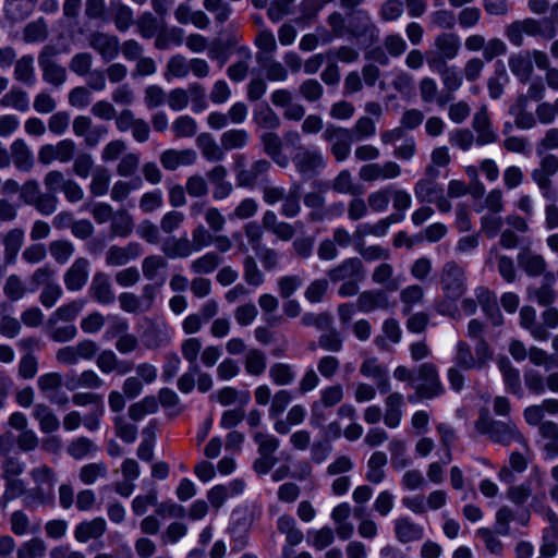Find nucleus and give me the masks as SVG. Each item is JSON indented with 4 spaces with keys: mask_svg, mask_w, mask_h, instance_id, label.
<instances>
[{
    "mask_svg": "<svg viewBox=\"0 0 558 558\" xmlns=\"http://www.w3.org/2000/svg\"><path fill=\"white\" fill-rule=\"evenodd\" d=\"M411 388L414 390V393L408 397L410 402L432 400L444 395L445 387L441 383L436 364L424 362L415 367L414 380Z\"/></svg>",
    "mask_w": 558,
    "mask_h": 558,
    "instance_id": "nucleus-1",
    "label": "nucleus"
},
{
    "mask_svg": "<svg viewBox=\"0 0 558 558\" xmlns=\"http://www.w3.org/2000/svg\"><path fill=\"white\" fill-rule=\"evenodd\" d=\"M475 428L478 433L488 435L494 442L510 446L512 442H518L523 447H527V442L523 435L518 430L515 424L512 422L494 421L489 415L481 413L478 420L475 422Z\"/></svg>",
    "mask_w": 558,
    "mask_h": 558,
    "instance_id": "nucleus-2",
    "label": "nucleus"
},
{
    "mask_svg": "<svg viewBox=\"0 0 558 558\" xmlns=\"http://www.w3.org/2000/svg\"><path fill=\"white\" fill-rule=\"evenodd\" d=\"M347 37L372 47L379 40V28L365 10H355L348 14Z\"/></svg>",
    "mask_w": 558,
    "mask_h": 558,
    "instance_id": "nucleus-3",
    "label": "nucleus"
},
{
    "mask_svg": "<svg viewBox=\"0 0 558 558\" xmlns=\"http://www.w3.org/2000/svg\"><path fill=\"white\" fill-rule=\"evenodd\" d=\"M439 284L445 296L461 299L468 290L465 269L456 260L445 263L439 272Z\"/></svg>",
    "mask_w": 558,
    "mask_h": 558,
    "instance_id": "nucleus-4",
    "label": "nucleus"
},
{
    "mask_svg": "<svg viewBox=\"0 0 558 558\" xmlns=\"http://www.w3.org/2000/svg\"><path fill=\"white\" fill-rule=\"evenodd\" d=\"M461 43L456 33L444 32L434 39V49L427 52V64L429 68L447 64L456 59L460 52Z\"/></svg>",
    "mask_w": 558,
    "mask_h": 558,
    "instance_id": "nucleus-5",
    "label": "nucleus"
},
{
    "mask_svg": "<svg viewBox=\"0 0 558 558\" xmlns=\"http://www.w3.org/2000/svg\"><path fill=\"white\" fill-rule=\"evenodd\" d=\"M20 198L45 216L53 214L59 202L57 195L44 193L35 179L27 180L21 186Z\"/></svg>",
    "mask_w": 558,
    "mask_h": 558,
    "instance_id": "nucleus-6",
    "label": "nucleus"
},
{
    "mask_svg": "<svg viewBox=\"0 0 558 558\" xmlns=\"http://www.w3.org/2000/svg\"><path fill=\"white\" fill-rule=\"evenodd\" d=\"M271 168L267 159H258L248 167L245 163V156L239 155L234 161L236 184L240 187H254L258 181H263Z\"/></svg>",
    "mask_w": 558,
    "mask_h": 558,
    "instance_id": "nucleus-7",
    "label": "nucleus"
},
{
    "mask_svg": "<svg viewBox=\"0 0 558 558\" xmlns=\"http://www.w3.org/2000/svg\"><path fill=\"white\" fill-rule=\"evenodd\" d=\"M350 129L328 124L323 133V138L330 144V153L338 162L344 161L351 154L354 142Z\"/></svg>",
    "mask_w": 558,
    "mask_h": 558,
    "instance_id": "nucleus-8",
    "label": "nucleus"
},
{
    "mask_svg": "<svg viewBox=\"0 0 558 558\" xmlns=\"http://www.w3.org/2000/svg\"><path fill=\"white\" fill-rule=\"evenodd\" d=\"M464 47L469 52H478L482 50V57L486 62H490L507 52V45L502 39L493 37L487 40L482 34L469 35L464 39Z\"/></svg>",
    "mask_w": 558,
    "mask_h": 558,
    "instance_id": "nucleus-9",
    "label": "nucleus"
},
{
    "mask_svg": "<svg viewBox=\"0 0 558 558\" xmlns=\"http://www.w3.org/2000/svg\"><path fill=\"white\" fill-rule=\"evenodd\" d=\"M57 53L56 47L45 46L38 56V63L43 71L44 81L59 87L66 80V70L54 61Z\"/></svg>",
    "mask_w": 558,
    "mask_h": 558,
    "instance_id": "nucleus-10",
    "label": "nucleus"
},
{
    "mask_svg": "<svg viewBox=\"0 0 558 558\" xmlns=\"http://www.w3.org/2000/svg\"><path fill=\"white\" fill-rule=\"evenodd\" d=\"M76 151V144L71 138H64L57 144H45L38 150V161L43 166H49L53 161L66 163L71 161Z\"/></svg>",
    "mask_w": 558,
    "mask_h": 558,
    "instance_id": "nucleus-11",
    "label": "nucleus"
},
{
    "mask_svg": "<svg viewBox=\"0 0 558 558\" xmlns=\"http://www.w3.org/2000/svg\"><path fill=\"white\" fill-rule=\"evenodd\" d=\"M36 487L31 495L40 504H48L52 500V489L56 483V473L48 465H39L29 472Z\"/></svg>",
    "mask_w": 558,
    "mask_h": 558,
    "instance_id": "nucleus-12",
    "label": "nucleus"
},
{
    "mask_svg": "<svg viewBox=\"0 0 558 558\" xmlns=\"http://www.w3.org/2000/svg\"><path fill=\"white\" fill-rule=\"evenodd\" d=\"M401 167L395 161L384 163L367 162L359 170V178L363 182L372 183L378 180H393L400 177Z\"/></svg>",
    "mask_w": 558,
    "mask_h": 558,
    "instance_id": "nucleus-13",
    "label": "nucleus"
},
{
    "mask_svg": "<svg viewBox=\"0 0 558 558\" xmlns=\"http://www.w3.org/2000/svg\"><path fill=\"white\" fill-rule=\"evenodd\" d=\"M327 277L333 283L354 279L364 280L365 267L359 257L345 258L337 266L330 268L327 271Z\"/></svg>",
    "mask_w": 558,
    "mask_h": 558,
    "instance_id": "nucleus-14",
    "label": "nucleus"
},
{
    "mask_svg": "<svg viewBox=\"0 0 558 558\" xmlns=\"http://www.w3.org/2000/svg\"><path fill=\"white\" fill-rule=\"evenodd\" d=\"M88 46L95 50L105 62L116 59L120 51V40L117 36L104 32H92L87 37Z\"/></svg>",
    "mask_w": 558,
    "mask_h": 558,
    "instance_id": "nucleus-15",
    "label": "nucleus"
},
{
    "mask_svg": "<svg viewBox=\"0 0 558 558\" xmlns=\"http://www.w3.org/2000/svg\"><path fill=\"white\" fill-rule=\"evenodd\" d=\"M292 161L301 174L308 177H312L318 169L325 167L324 157L318 150H311L302 146L293 156Z\"/></svg>",
    "mask_w": 558,
    "mask_h": 558,
    "instance_id": "nucleus-16",
    "label": "nucleus"
},
{
    "mask_svg": "<svg viewBox=\"0 0 558 558\" xmlns=\"http://www.w3.org/2000/svg\"><path fill=\"white\" fill-rule=\"evenodd\" d=\"M360 373L364 377L373 379L380 393L390 391L388 371L376 357L365 359L360 366Z\"/></svg>",
    "mask_w": 558,
    "mask_h": 558,
    "instance_id": "nucleus-17",
    "label": "nucleus"
},
{
    "mask_svg": "<svg viewBox=\"0 0 558 558\" xmlns=\"http://www.w3.org/2000/svg\"><path fill=\"white\" fill-rule=\"evenodd\" d=\"M472 128L476 132V143L481 146L495 143L498 138L486 107H482L474 113Z\"/></svg>",
    "mask_w": 558,
    "mask_h": 558,
    "instance_id": "nucleus-18",
    "label": "nucleus"
},
{
    "mask_svg": "<svg viewBox=\"0 0 558 558\" xmlns=\"http://www.w3.org/2000/svg\"><path fill=\"white\" fill-rule=\"evenodd\" d=\"M90 263L85 257H78L64 274V284L70 291H80L86 284Z\"/></svg>",
    "mask_w": 558,
    "mask_h": 558,
    "instance_id": "nucleus-19",
    "label": "nucleus"
},
{
    "mask_svg": "<svg viewBox=\"0 0 558 558\" xmlns=\"http://www.w3.org/2000/svg\"><path fill=\"white\" fill-rule=\"evenodd\" d=\"M88 293L94 301L104 305L111 304L116 300L110 278L102 271L93 276Z\"/></svg>",
    "mask_w": 558,
    "mask_h": 558,
    "instance_id": "nucleus-20",
    "label": "nucleus"
},
{
    "mask_svg": "<svg viewBox=\"0 0 558 558\" xmlns=\"http://www.w3.org/2000/svg\"><path fill=\"white\" fill-rule=\"evenodd\" d=\"M372 280L375 284L385 288L384 291L396 292L402 283L401 276H395V269L391 264L383 262L377 265L372 272Z\"/></svg>",
    "mask_w": 558,
    "mask_h": 558,
    "instance_id": "nucleus-21",
    "label": "nucleus"
},
{
    "mask_svg": "<svg viewBox=\"0 0 558 558\" xmlns=\"http://www.w3.org/2000/svg\"><path fill=\"white\" fill-rule=\"evenodd\" d=\"M10 160L12 159L15 168L23 172H29L35 165L34 156L26 144V142L22 138H16L10 145Z\"/></svg>",
    "mask_w": 558,
    "mask_h": 558,
    "instance_id": "nucleus-22",
    "label": "nucleus"
},
{
    "mask_svg": "<svg viewBox=\"0 0 558 558\" xmlns=\"http://www.w3.org/2000/svg\"><path fill=\"white\" fill-rule=\"evenodd\" d=\"M327 24L330 27V32L324 27L317 28L323 44H329L333 38H343L347 36L348 16L345 17L342 13L333 11L328 15Z\"/></svg>",
    "mask_w": 558,
    "mask_h": 558,
    "instance_id": "nucleus-23",
    "label": "nucleus"
},
{
    "mask_svg": "<svg viewBox=\"0 0 558 558\" xmlns=\"http://www.w3.org/2000/svg\"><path fill=\"white\" fill-rule=\"evenodd\" d=\"M508 65L511 73L521 83L529 82L534 71L531 52L527 50L511 54L508 60Z\"/></svg>",
    "mask_w": 558,
    "mask_h": 558,
    "instance_id": "nucleus-24",
    "label": "nucleus"
},
{
    "mask_svg": "<svg viewBox=\"0 0 558 558\" xmlns=\"http://www.w3.org/2000/svg\"><path fill=\"white\" fill-rule=\"evenodd\" d=\"M197 155L195 150L186 149H167L160 155V162L167 170L174 171L180 166H190L196 161Z\"/></svg>",
    "mask_w": 558,
    "mask_h": 558,
    "instance_id": "nucleus-25",
    "label": "nucleus"
},
{
    "mask_svg": "<svg viewBox=\"0 0 558 558\" xmlns=\"http://www.w3.org/2000/svg\"><path fill=\"white\" fill-rule=\"evenodd\" d=\"M166 258H186L194 252L192 250V242L186 236H168L161 242L160 247Z\"/></svg>",
    "mask_w": 558,
    "mask_h": 558,
    "instance_id": "nucleus-26",
    "label": "nucleus"
},
{
    "mask_svg": "<svg viewBox=\"0 0 558 558\" xmlns=\"http://www.w3.org/2000/svg\"><path fill=\"white\" fill-rule=\"evenodd\" d=\"M403 218V214L393 213L387 216L386 218L378 220L375 223L360 225L356 228L354 234L360 239H363L366 235H374L380 238L387 234V231L391 225L402 221Z\"/></svg>",
    "mask_w": 558,
    "mask_h": 558,
    "instance_id": "nucleus-27",
    "label": "nucleus"
},
{
    "mask_svg": "<svg viewBox=\"0 0 558 558\" xmlns=\"http://www.w3.org/2000/svg\"><path fill=\"white\" fill-rule=\"evenodd\" d=\"M24 238V230L19 227L12 228L4 233L2 244L5 264L12 265L15 263L17 254L23 246Z\"/></svg>",
    "mask_w": 558,
    "mask_h": 558,
    "instance_id": "nucleus-28",
    "label": "nucleus"
},
{
    "mask_svg": "<svg viewBox=\"0 0 558 558\" xmlns=\"http://www.w3.org/2000/svg\"><path fill=\"white\" fill-rule=\"evenodd\" d=\"M356 306L363 313L386 310L389 307V299L384 290H366L359 294Z\"/></svg>",
    "mask_w": 558,
    "mask_h": 558,
    "instance_id": "nucleus-29",
    "label": "nucleus"
},
{
    "mask_svg": "<svg viewBox=\"0 0 558 558\" xmlns=\"http://www.w3.org/2000/svg\"><path fill=\"white\" fill-rule=\"evenodd\" d=\"M522 31L529 36H538L544 39H553L557 35L555 23L551 19H524L520 21Z\"/></svg>",
    "mask_w": 558,
    "mask_h": 558,
    "instance_id": "nucleus-30",
    "label": "nucleus"
},
{
    "mask_svg": "<svg viewBox=\"0 0 558 558\" xmlns=\"http://www.w3.org/2000/svg\"><path fill=\"white\" fill-rule=\"evenodd\" d=\"M555 281V275L553 272H546L539 287L529 288V298L535 300L542 306H549L556 300V292L554 290Z\"/></svg>",
    "mask_w": 558,
    "mask_h": 558,
    "instance_id": "nucleus-31",
    "label": "nucleus"
},
{
    "mask_svg": "<svg viewBox=\"0 0 558 558\" xmlns=\"http://www.w3.org/2000/svg\"><path fill=\"white\" fill-rule=\"evenodd\" d=\"M395 534L400 543L407 544L422 539L424 529L409 518H400L395 521Z\"/></svg>",
    "mask_w": 558,
    "mask_h": 558,
    "instance_id": "nucleus-32",
    "label": "nucleus"
},
{
    "mask_svg": "<svg viewBox=\"0 0 558 558\" xmlns=\"http://www.w3.org/2000/svg\"><path fill=\"white\" fill-rule=\"evenodd\" d=\"M107 530L106 521L102 518H94L90 521H83L75 527L74 537L80 543L99 538Z\"/></svg>",
    "mask_w": 558,
    "mask_h": 558,
    "instance_id": "nucleus-33",
    "label": "nucleus"
},
{
    "mask_svg": "<svg viewBox=\"0 0 558 558\" xmlns=\"http://www.w3.org/2000/svg\"><path fill=\"white\" fill-rule=\"evenodd\" d=\"M518 264L529 276L537 277L544 274L547 264L542 255L529 250H522L518 254Z\"/></svg>",
    "mask_w": 558,
    "mask_h": 558,
    "instance_id": "nucleus-34",
    "label": "nucleus"
},
{
    "mask_svg": "<svg viewBox=\"0 0 558 558\" xmlns=\"http://www.w3.org/2000/svg\"><path fill=\"white\" fill-rule=\"evenodd\" d=\"M558 172V158L548 154L541 159L539 167L535 168L531 177L537 186L546 187L547 181H551L550 177Z\"/></svg>",
    "mask_w": 558,
    "mask_h": 558,
    "instance_id": "nucleus-35",
    "label": "nucleus"
},
{
    "mask_svg": "<svg viewBox=\"0 0 558 558\" xmlns=\"http://www.w3.org/2000/svg\"><path fill=\"white\" fill-rule=\"evenodd\" d=\"M196 145L206 160L219 162L225 159L222 146H219L209 133H201L196 138Z\"/></svg>",
    "mask_w": 558,
    "mask_h": 558,
    "instance_id": "nucleus-36",
    "label": "nucleus"
},
{
    "mask_svg": "<svg viewBox=\"0 0 558 558\" xmlns=\"http://www.w3.org/2000/svg\"><path fill=\"white\" fill-rule=\"evenodd\" d=\"M418 88L421 98L426 104L436 101L438 106L442 107L453 99V96L450 94L437 96L438 86L432 77L422 78L418 84Z\"/></svg>",
    "mask_w": 558,
    "mask_h": 558,
    "instance_id": "nucleus-37",
    "label": "nucleus"
},
{
    "mask_svg": "<svg viewBox=\"0 0 558 558\" xmlns=\"http://www.w3.org/2000/svg\"><path fill=\"white\" fill-rule=\"evenodd\" d=\"M33 416L38 421L40 430L46 434L59 429L60 422L53 411L45 403H37L33 410Z\"/></svg>",
    "mask_w": 558,
    "mask_h": 558,
    "instance_id": "nucleus-38",
    "label": "nucleus"
},
{
    "mask_svg": "<svg viewBox=\"0 0 558 558\" xmlns=\"http://www.w3.org/2000/svg\"><path fill=\"white\" fill-rule=\"evenodd\" d=\"M167 267L168 262L165 255L151 254L142 260V272L144 278L148 281H156L160 278L162 282L161 272L166 270Z\"/></svg>",
    "mask_w": 558,
    "mask_h": 558,
    "instance_id": "nucleus-39",
    "label": "nucleus"
},
{
    "mask_svg": "<svg viewBox=\"0 0 558 558\" xmlns=\"http://www.w3.org/2000/svg\"><path fill=\"white\" fill-rule=\"evenodd\" d=\"M0 106L25 112L29 109L28 95L21 87L13 86L0 98Z\"/></svg>",
    "mask_w": 558,
    "mask_h": 558,
    "instance_id": "nucleus-40",
    "label": "nucleus"
},
{
    "mask_svg": "<svg viewBox=\"0 0 558 558\" xmlns=\"http://www.w3.org/2000/svg\"><path fill=\"white\" fill-rule=\"evenodd\" d=\"M15 81L25 84L26 86H33L36 81L34 58L29 54L23 56L14 61Z\"/></svg>",
    "mask_w": 558,
    "mask_h": 558,
    "instance_id": "nucleus-41",
    "label": "nucleus"
},
{
    "mask_svg": "<svg viewBox=\"0 0 558 558\" xmlns=\"http://www.w3.org/2000/svg\"><path fill=\"white\" fill-rule=\"evenodd\" d=\"M277 530L286 536L289 546H296L303 541V532L298 529L294 518L289 514L278 518Z\"/></svg>",
    "mask_w": 558,
    "mask_h": 558,
    "instance_id": "nucleus-42",
    "label": "nucleus"
},
{
    "mask_svg": "<svg viewBox=\"0 0 558 558\" xmlns=\"http://www.w3.org/2000/svg\"><path fill=\"white\" fill-rule=\"evenodd\" d=\"M331 189L338 194L359 196L362 193L361 186L354 183L352 173L348 169L341 170L332 180Z\"/></svg>",
    "mask_w": 558,
    "mask_h": 558,
    "instance_id": "nucleus-43",
    "label": "nucleus"
},
{
    "mask_svg": "<svg viewBox=\"0 0 558 558\" xmlns=\"http://www.w3.org/2000/svg\"><path fill=\"white\" fill-rule=\"evenodd\" d=\"M134 227V219L126 209H119L113 214L110 225L112 234L120 238H128L133 232Z\"/></svg>",
    "mask_w": 558,
    "mask_h": 558,
    "instance_id": "nucleus-44",
    "label": "nucleus"
},
{
    "mask_svg": "<svg viewBox=\"0 0 558 558\" xmlns=\"http://www.w3.org/2000/svg\"><path fill=\"white\" fill-rule=\"evenodd\" d=\"M387 456L383 451H375L367 461L366 480L373 484L381 483L385 477V465L387 464Z\"/></svg>",
    "mask_w": 558,
    "mask_h": 558,
    "instance_id": "nucleus-45",
    "label": "nucleus"
},
{
    "mask_svg": "<svg viewBox=\"0 0 558 558\" xmlns=\"http://www.w3.org/2000/svg\"><path fill=\"white\" fill-rule=\"evenodd\" d=\"M424 289L420 284H411L400 291L399 298L402 303V314H411L413 307L424 301Z\"/></svg>",
    "mask_w": 558,
    "mask_h": 558,
    "instance_id": "nucleus-46",
    "label": "nucleus"
},
{
    "mask_svg": "<svg viewBox=\"0 0 558 558\" xmlns=\"http://www.w3.org/2000/svg\"><path fill=\"white\" fill-rule=\"evenodd\" d=\"M499 369L502 374L504 381L508 391L521 397L523 391L521 387L519 371L512 366L508 359H502L499 361Z\"/></svg>",
    "mask_w": 558,
    "mask_h": 558,
    "instance_id": "nucleus-47",
    "label": "nucleus"
},
{
    "mask_svg": "<svg viewBox=\"0 0 558 558\" xmlns=\"http://www.w3.org/2000/svg\"><path fill=\"white\" fill-rule=\"evenodd\" d=\"M444 192L437 181L418 180L414 185V194L421 203H434L437 196Z\"/></svg>",
    "mask_w": 558,
    "mask_h": 558,
    "instance_id": "nucleus-48",
    "label": "nucleus"
},
{
    "mask_svg": "<svg viewBox=\"0 0 558 558\" xmlns=\"http://www.w3.org/2000/svg\"><path fill=\"white\" fill-rule=\"evenodd\" d=\"M433 71L440 75L442 85L447 90V94L452 95L462 86V76L456 70L454 66H448V64L430 68Z\"/></svg>",
    "mask_w": 558,
    "mask_h": 558,
    "instance_id": "nucleus-49",
    "label": "nucleus"
},
{
    "mask_svg": "<svg viewBox=\"0 0 558 558\" xmlns=\"http://www.w3.org/2000/svg\"><path fill=\"white\" fill-rule=\"evenodd\" d=\"M158 400L155 396H146L141 401L129 407L128 414L134 422L141 421L145 415L158 411Z\"/></svg>",
    "mask_w": 558,
    "mask_h": 558,
    "instance_id": "nucleus-50",
    "label": "nucleus"
},
{
    "mask_svg": "<svg viewBox=\"0 0 558 558\" xmlns=\"http://www.w3.org/2000/svg\"><path fill=\"white\" fill-rule=\"evenodd\" d=\"M267 366V356L259 349H250L244 359V368L248 375L260 376Z\"/></svg>",
    "mask_w": 558,
    "mask_h": 558,
    "instance_id": "nucleus-51",
    "label": "nucleus"
},
{
    "mask_svg": "<svg viewBox=\"0 0 558 558\" xmlns=\"http://www.w3.org/2000/svg\"><path fill=\"white\" fill-rule=\"evenodd\" d=\"M301 185L294 183L288 191L286 198L282 201L281 215L287 218H294L301 211Z\"/></svg>",
    "mask_w": 558,
    "mask_h": 558,
    "instance_id": "nucleus-52",
    "label": "nucleus"
},
{
    "mask_svg": "<svg viewBox=\"0 0 558 558\" xmlns=\"http://www.w3.org/2000/svg\"><path fill=\"white\" fill-rule=\"evenodd\" d=\"M110 172L107 168L99 166L96 167L92 174L89 183V192L93 196H102L109 190Z\"/></svg>",
    "mask_w": 558,
    "mask_h": 558,
    "instance_id": "nucleus-53",
    "label": "nucleus"
},
{
    "mask_svg": "<svg viewBox=\"0 0 558 558\" xmlns=\"http://www.w3.org/2000/svg\"><path fill=\"white\" fill-rule=\"evenodd\" d=\"M221 258L216 252H208L191 263V270L196 275H208L217 269Z\"/></svg>",
    "mask_w": 558,
    "mask_h": 558,
    "instance_id": "nucleus-54",
    "label": "nucleus"
},
{
    "mask_svg": "<svg viewBox=\"0 0 558 558\" xmlns=\"http://www.w3.org/2000/svg\"><path fill=\"white\" fill-rule=\"evenodd\" d=\"M240 51L243 53V58L238 62L230 64L227 69L228 77L235 83L242 82L246 78L250 72L251 52L248 49L241 48Z\"/></svg>",
    "mask_w": 558,
    "mask_h": 558,
    "instance_id": "nucleus-55",
    "label": "nucleus"
},
{
    "mask_svg": "<svg viewBox=\"0 0 558 558\" xmlns=\"http://www.w3.org/2000/svg\"><path fill=\"white\" fill-rule=\"evenodd\" d=\"M248 142V133L245 130L231 129L222 133L220 143L223 150L243 148Z\"/></svg>",
    "mask_w": 558,
    "mask_h": 558,
    "instance_id": "nucleus-56",
    "label": "nucleus"
},
{
    "mask_svg": "<svg viewBox=\"0 0 558 558\" xmlns=\"http://www.w3.org/2000/svg\"><path fill=\"white\" fill-rule=\"evenodd\" d=\"M205 10L214 14L217 24H225L232 15V7L225 0H204Z\"/></svg>",
    "mask_w": 558,
    "mask_h": 558,
    "instance_id": "nucleus-57",
    "label": "nucleus"
},
{
    "mask_svg": "<svg viewBox=\"0 0 558 558\" xmlns=\"http://www.w3.org/2000/svg\"><path fill=\"white\" fill-rule=\"evenodd\" d=\"M108 475V468L104 462H93L85 464L81 468L78 477L86 484L92 485L99 478H106Z\"/></svg>",
    "mask_w": 558,
    "mask_h": 558,
    "instance_id": "nucleus-58",
    "label": "nucleus"
},
{
    "mask_svg": "<svg viewBox=\"0 0 558 558\" xmlns=\"http://www.w3.org/2000/svg\"><path fill=\"white\" fill-rule=\"evenodd\" d=\"M268 374L274 384L278 386H288L295 379L292 366L286 363H274Z\"/></svg>",
    "mask_w": 558,
    "mask_h": 558,
    "instance_id": "nucleus-59",
    "label": "nucleus"
},
{
    "mask_svg": "<svg viewBox=\"0 0 558 558\" xmlns=\"http://www.w3.org/2000/svg\"><path fill=\"white\" fill-rule=\"evenodd\" d=\"M104 386L102 378L93 369H85L78 376L71 379L70 389L83 387L86 389H99Z\"/></svg>",
    "mask_w": 558,
    "mask_h": 558,
    "instance_id": "nucleus-60",
    "label": "nucleus"
},
{
    "mask_svg": "<svg viewBox=\"0 0 558 558\" xmlns=\"http://www.w3.org/2000/svg\"><path fill=\"white\" fill-rule=\"evenodd\" d=\"M144 344L148 349H158L169 343V336L165 326H151L144 331Z\"/></svg>",
    "mask_w": 558,
    "mask_h": 558,
    "instance_id": "nucleus-61",
    "label": "nucleus"
},
{
    "mask_svg": "<svg viewBox=\"0 0 558 558\" xmlns=\"http://www.w3.org/2000/svg\"><path fill=\"white\" fill-rule=\"evenodd\" d=\"M243 278L252 287H259L264 283V274L252 255H246L243 259Z\"/></svg>",
    "mask_w": 558,
    "mask_h": 558,
    "instance_id": "nucleus-62",
    "label": "nucleus"
},
{
    "mask_svg": "<svg viewBox=\"0 0 558 558\" xmlns=\"http://www.w3.org/2000/svg\"><path fill=\"white\" fill-rule=\"evenodd\" d=\"M47 37L48 25L43 17L28 23L23 31V39L26 43L44 41Z\"/></svg>",
    "mask_w": 558,
    "mask_h": 558,
    "instance_id": "nucleus-63",
    "label": "nucleus"
},
{
    "mask_svg": "<svg viewBox=\"0 0 558 558\" xmlns=\"http://www.w3.org/2000/svg\"><path fill=\"white\" fill-rule=\"evenodd\" d=\"M46 553V544L41 538L34 537L23 543L17 551V558H40Z\"/></svg>",
    "mask_w": 558,
    "mask_h": 558,
    "instance_id": "nucleus-64",
    "label": "nucleus"
}]
</instances>
